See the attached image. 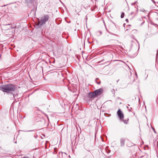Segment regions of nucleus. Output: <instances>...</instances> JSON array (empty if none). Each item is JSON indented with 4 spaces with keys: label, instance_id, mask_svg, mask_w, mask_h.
<instances>
[{
    "label": "nucleus",
    "instance_id": "nucleus-1",
    "mask_svg": "<svg viewBox=\"0 0 158 158\" xmlns=\"http://www.w3.org/2000/svg\"><path fill=\"white\" fill-rule=\"evenodd\" d=\"M17 88L13 85L11 84H5L0 86V90L3 92L8 93L15 90Z\"/></svg>",
    "mask_w": 158,
    "mask_h": 158
},
{
    "label": "nucleus",
    "instance_id": "nucleus-2",
    "mask_svg": "<svg viewBox=\"0 0 158 158\" xmlns=\"http://www.w3.org/2000/svg\"><path fill=\"white\" fill-rule=\"evenodd\" d=\"M49 19V16L48 15H45L41 17L40 21H39L38 25L40 26L45 24V23Z\"/></svg>",
    "mask_w": 158,
    "mask_h": 158
},
{
    "label": "nucleus",
    "instance_id": "nucleus-3",
    "mask_svg": "<svg viewBox=\"0 0 158 158\" xmlns=\"http://www.w3.org/2000/svg\"><path fill=\"white\" fill-rule=\"evenodd\" d=\"M117 114L119 119L120 120H123L124 118V115L120 109H119L118 110Z\"/></svg>",
    "mask_w": 158,
    "mask_h": 158
},
{
    "label": "nucleus",
    "instance_id": "nucleus-4",
    "mask_svg": "<svg viewBox=\"0 0 158 158\" xmlns=\"http://www.w3.org/2000/svg\"><path fill=\"white\" fill-rule=\"evenodd\" d=\"M103 90L101 89H99L95 90L94 91V93L95 94V95H99L101 94Z\"/></svg>",
    "mask_w": 158,
    "mask_h": 158
},
{
    "label": "nucleus",
    "instance_id": "nucleus-5",
    "mask_svg": "<svg viewBox=\"0 0 158 158\" xmlns=\"http://www.w3.org/2000/svg\"><path fill=\"white\" fill-rule=\"evenodd\" d=\"M94 92H90L88 94V97L90 98H93L95 96Z\"/></svg>",
    "mask_w": 158,
    "mask_h": 158
},
{
    "label": "nucleus",
    "instance_id": "nucleus-6",
    "mask_svg": "<svg viewBox=\"0 0 158 158\" xmlns=\"http://www.w3.org/2000/svg\"><path fill=\"white\" fill-rule=\"evenodd\" d=\"M125 141V139H124L122 138V139H121L120 144H121V146H123L124 145Z\"/></svg>",
    "mask_w": 158,
    "mask_h": 158
},
{
    "label": "nucleus",
    "instance_id": "nucleus-7",
    "mask_svg": "<svg viewBox=\"0 0 158 158\" xmlns=\"http://www.w3.org/2000/svg\"><path fill=\"white\" fill-rule=\"evenodd\" d=\"M128 120H129V119L127 118V119H124V120L123 119V120H121L122 121H123V122L124 123L127 124L128 123Z\"/></svg>",
    "mask_w": 158,
    "mask_h": 158
},
{
    "label": "nucleus",
    "instance_id": "nucleus-8",
    "mask_svg": "<svg viewBox=\"0 0 158 158\" xmlns=\"http://www.w3.org/2000/svg\"><path fill=\"white\" fill-rule=\"evenodd\" d=\"M5 26H9V27L8 28L9 29H10V28H12V26L10 24H6Z\"/></svg>",
    "mask_w": 158,
    "mask_h": 158
},
{
    "label": "nucleus",
    "instance_id": "nucleus-9",
    "mask_svg": "<svg viewBox=\"0 0 158 158\" xmlns=\"http://www.w3.org/2000/svg\"><path fill=\"white\" fill-rule=\"evenodd\" d=\"M124 14L123 13H122L121 15V18H123L124 17Z\"/></svg>",
    "mask_w": 158,
    "mask_h": 158
},
{
    "label": "nucleus",
    "instance_id": "nucleus-10",
    "mask_svg": "<svg viewBox=\"0 0 158 158\" xmlns=\"http://www.w3.org/2000/svg\"><path fill=\"white\" fill-rule=\"evenodd\" d=\"M152 129L154 131V132L155 133V132H156V131H155V130L154 128H152Z\"/></svg>",
    "mask_w": 158,
    "mask_h": 158
},
{
    "label": "nucleus",
    "instance_id": "nucleus-11",
    "mask_svg": "<svg viewBox=\"0 0 158 158\" xmlns=\"http://www.w3.org/2000/svg\"><path fill=\"white\" fill-rule=\"evenodd\" d=\"M16 95H15V94H13V96L14 98L15 97V96Z\"/></svg>",
    "mask_w": 158,
    "mask_h": 158
},
{
    "label": "nucleus",
    "instance_id": "nucleus-12",
    "mask_svg": "<svg viewBox=\"0 0 158 158\" xmlns=\"http://www.w3.org/2000/svg\"><path fill=\"white\" fill-rule=\"evenodd\" d=\"M23 158H29L28 157H24Z\"/></svg>",
    "mask_w": 158,
    "mask_h": 158
},
{
    "label": "nucleus",
    "instance_id": "nucleus-13",
    "mask_svg": "<svg viewBox=\"0 0 158 158\" xmlns=\"http://www.w3.org/2000/svg\"><path fill=\"white\" fill-rule=\"evenodd\" d=\"M69 157H70V156L69 155Z\"/></svg>",
    "mask_w": 158,
    "mask_h": 158
},
{
    "label": "nucleus",
    "instance_id": "nucleus-14",
    "mask_svg": "<svg viewBox=\"0 0 158 158\" xmlns=\"http://www.w3.org/2000/svg\"><path fill=\"white\" fill-rule=\"evenodd\" d=\"M91 158H93L92 157Z\"/></svg>",
    "mask_w": 158,
    "mask_h": 158
}]
</instances>
